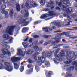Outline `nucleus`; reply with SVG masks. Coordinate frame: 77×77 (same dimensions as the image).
Instances as JSON below:
<instances>
[{"label":"nucleus","instance_id":"obj_63","mask_svg":"<svg viewBox=\"0 0 77 77\" xmlns=\"http://www.w3.org/2000/svg\"><path fill=\"white\" fill-rule=\"evenodd\" d=\"M38 23H38V22H35V24H38Z\"/></svg>","mask_w":77,"mask_h":77},{"label":"nucleus","instance_id":"obj_48","mask_svg":"<svg viewBox=\"0 0 77 77\" xmlns=\"http://www.w3.org/2000/svg\"><path fill=\"white\" fill-rule=\"evenodd\" d=\"M34 38H39V36L37 35H35L34 36Z\"/></svg>","mask_w":77,"mask_h":77},{"label":"nucleus","instance_id":"obj_24","mask_svg":"<svg viewBox=\"0 0 77 77\" xmlns=\"http://www.w3.org/2000/svg\"><path fill=\"white\" fill-rule=\"evenodd\" d=\"M14 13V10L12 9L11 10L10 12V17L11 18H12L13 17V13Z\"/></svg>","mask_w":77,"mask_h":77},{"label":"nucleus","instance_id":"obj_58","mask_svg":"<svg viewBox=\"0 0 77 77\" xmlns=\"http://www.w3.org/2000/svg\"><path fill=\"white\" fill-rule=\"evenodd\" d=\"M1 13H2V14H4V13H5V10H2L1 12Z\"/></svg>","mask_w":77,"mask_h":77},{"label":"nucleus","instance_id":"obj_29","mask_svg":"<svg viewBox=\"0 0 77 77\" xmlns=\"http://www.w3.org/2000/svg\"><path fill=\"white\" fill-rule=\"evenodd\" d=\"M29 30V28H24L22 29V32L23 33H25L26 31H27Z\"/></svg>","mask_w":77,"mask_h":77},{"label":"nucleus","instance_id":"obj_10","mask_svg":"<svg viewBox=\"0 0 77 77\" xmlns=\"http://www.w3.org/2000/svg\"><path fill=\"white\" fill-rule=\"evenodd\" d=\"M67 68V71H71V70H73L74 68V66H71L70 68V66H64L63 69H66Z\"/></svg>","mask_w":77,"mask_h":77},{"label":"nucleus","instance_id":"obj_3","mask_svg":"<svg viewBox=\"0 0 77 77\" xmlns=\"http://www.w3.org/2000/svg\"><path fill=\"white\" fill-rule=\"evenodd\" d=\"M70 6L71 3L69 2L66 3L65 4L64 3V5L62 6V9L63 10L65 11L66 12H71L72 11V8H67L66 9V7Z\"/></svg>","mask_w":77,"mask_h":77},{"label":"nucleus","instance_id":"obj_23","mask_svg":"<svg viewBox=\"0 0 77 77\" xmlns=\"http://www.w3.org/2000/svg\"><path fill=\"white\" fill-rule=\"evenodd\" d=\"M6 43L3 42V41L1 43V45H2V46H3V47H5V48H10V46L6 45Z\"/></svg>","mask_w":77,"mask_h":77},{"label":"nucleus","instance_id":"obj_9","mask_svg":"<svg viewBox=\"0 0 77 77\" xmlns=\"http://www.w3.org/2000/svg\"><path fill=\"white\" fill-rule=\"evenodd\" d=\"M56 29V27L52 26H50L49 28L46 27L45 28H43L42 29L44 31H45L46 32H48V29L51 31H52L53 30Z\"/></svg>","mask_w":77,"mask_h":77},{"label":"nucleus","instance_id":"obj_55","mask_svg":"<svg viewBox=\"0 0 77 77\" xmlns=\"http://www.w3.org/2000/svg\"><path fill=\"white\" fill-rule=\"evenodd\" d=\"M56 9H57L58 10H60V8H59V7H57L56 8Z\"/></svg>","mask_w":77,"mask_h":77},{"label":"nucleus","instance_id":"obj_6","mask_svg":"<svg viewBox=\"0 0 77 77\" xmlns=\"http://www.w3.org/2000/svg\"><path fill=\"white\" fill-rule=\"evenodd\" d=\"M4 64L5 66H7L5 68V70L6 71L11 72L13 70V66L12 65V64L10 62H5Z\"/></svg>","mask_w":77,"mask_h":77},{"label":"nucleus","instance_id":"obj_39","mask_svg":"<svg viewBox=\"0 0 77 77\" xmlns=\"http://www.w3.org/2000/svg\"><path fill=\"white\" fill-rule=\"evenodd\" d=\"M44 38H46V39H47V38H50V37H51L50 35H45L44 36Z\"/></svg>","mask_w":77,"mask_h":77},{"label":"nucleus","instance_id":"obj_56","mask_svg":"<svg viewBox=\"0 0 77 77\" xmlns=\"http://www.w3.org/2000/svg\"><path fill=\"white\" fill-rule=\"evenodd\" d=\"M40 44H42L43 42H44L43 41V40H42V41H40Z\"/></svg>","mask_w":77,"mask_h":77},{"label":"nucleus","instance_id":"obj_54","mask_svg":"<svg viewBox=\"0 0 77 77\" xmlns=\"http://www.w3.org/2000/svg\"><path fill=\"white\" fill-rule=\"evenodd\" d=\"M28 39H29V38H28V37H27V38H26V39L25 40H24V41H27V40H28Z\"/></svg>","mask_w":77,"mask_h":77},{"label":"nucleus","instance_id":"obj_45","mask_svg":"<svg viewBox=\"0 0 77 77\" xmlns=\"http://www.w3.org/2000/svg\"><path fill=\"white\" fill-rule=\"evenodd\" d=\"M26 7H27V8H30V6H29V4L27 3L25 5Z\"/></svg>","mask_w":77,"mask_h":77},{"label":"nucleus","instance_id":"obj_27","mask_svg":"<svg viewBox=\"0 0 77 77\" xmlns=\"http://www.w3.org/2000/svg\"><path fill=\"white\" fill-rule=\"evenodd\" d=\"M39 2H40L41 5L43 6L45 3V0H40L39 1Z\"/></svg>","mask_w":77,"mask_h":77},{"label":"nucleus","instance_id":"obj_16","mask_svg":"<svg viewBox=\"0 0 77 77\" xmlns=\"http://www.w3.org/2000/svg\"><path fill=\"white\" fill-rule=\"evenodd\" d=\"M17 55H22V56H24L25 54V52H22L21 50L19 49L18 51V52L17 53Z\"/></svg>","mask_w":77,"mask_h":77},{"label":"nucleus","instance_id":"obj_12","mask_svg":"<svg viewBox=\"0 0 77 77\" xmlns=\"http://www.w3.org/2000/svg\"><path fill=\"white\" fill-rule=\"evenodd\" d=\"M21 57H14L11 58V60L12 62H14L17 61V60H20Z\"/></svg>","mask_w":77,"mask_h":77},{"label":"nucleus","instance_id":"obj_34","mask_svg":"<svg viewBox=\"0 0 77 77\" xmlns=\"http://www.w3.org/2000/svg\"><path fill=\"white\" fill-rule=\"evenodd\" d=\"M6 8V6L5 5H2L1 6V10H3V9H5Z\"/></svg>","mask_w":77,"mask_h":77},{"label":"nucleus","instance_id":"obj_8","mask_svg":"<svg viewBox=\"0 0 77 77\" xmlns=\"http://www.w3.org/2000/svg\"><path fill=\"white\" fill-rule=\"evenodd\" d=\"M66 35H69V33L67 32H65L60 34L59 35H57L55 38L57 43H58V42H60L59 40H60L61 39L60 38V37L59 36L60 35V36H64Z\"/></svg>","mask_w":77,"mask_h":77},{"label":"nucleus","instance_id":"obj_25","mask_svg":"<svg viewBox=\"0 0 77 77\" xmlns=\"http://www.w3.org/2000/svg\"><path fill=\"white\" fill-rule=\"evenodd\" d=\"M14 65L15 69H18V68H19V64H18L17 63H14Z\"/></svg>","mask_w":77,"mask_h":77},{"label":"nucleus","instance_id":"obj_62","mask_svg":"<svg viewBox=\"0 0 77 77\" xmlns=\"http://www.w3.org/2000/svg\"><path fill=\"white\" fill-rule=\"evenodd\" d=\"M52 48H53V49H54L55 48H57V47H53Z\"/></svg>","mask_w":77,"mask_h":77},{"label":"nucleus","instance_id":"obj_20","mask_svg":"<svg viewBox=\"0 0 77 77\" xmlns=\"http://www.w3.org/2000/svg\"><path fill=\"white\" fill-rule=\"evenodd\" d=\"M72 65H75V69L77 70V60H76L72 62Z\"/></svg>","mask_w":77,"mask_h":77},{"label":"nucleus","instance_id":"obj_64","mask_svg":"<svg viewBox=\"0 0 77 77\" xmlns=\"http://www.w3.org/2000/svg\"><path fill=\"white\" fill-rule=\"evenodd\" d=\"M23 64H24V63L23 62L21 63V65H23Z\"/></svg>","mask_w":77,"mask_h":77},{"label":"nucleus","instance_id":"obj_30","mask_svg":"<svg viewBox=\"0 0 77 77\" xmlns=\"http://www.w3.org/2000/svg\"><path fill=\"white\" fill-rule=\"evenodd\" d=\"M52 72L51 71H49L48 74L46 75V76L47 77H51V75H52Z\"/></svg>","mask_w":77,"mask_h":77},{"label":"nucleus","instance_id":"obj_14","mask_svg":"<svg viewBox=\"0 0 77 77\" xmlns=\"http://www.w3.org/2000/svg\"><path fill=\"white\" fill-rule=\"evenodd\" d=\"M9 39H10V40H9L8 42H5V40L3 41V42H4V43H5V44H11L12 43V40L14 39V38L13 37H10Z\"/></svg>","mask_w":77,"mask_h":77},{"label":"nucleus","instance_id":"obj_41","mask_svg":"<svg viewBox=\"0 0 77 77\" xmlns=\"http://www.w3.org/2000/svg\"><path fill=\"white\" fill-rule=\"evenodd\" d=\"M4 57V55H3V54H2V53H0V57L1 58H3Z\"/></svg>","mask_w":77,"mask_h":77},{"label":"nucleus","instance_id":"obj_19","mask_svg":"<svg viewBox=\"0 0 77 77\" xmlns=\"http://www.w3.org/2000/svg\"><path fill=\"white\" fill-rule=\"evenodd\" d=\"M33 48L35 50V51H42V48H39V47L37 46H35L33 47Z\"/></svg>","mask_w":77,"mask_h":77},{"label":"nucleus","instance_id":"obj_44","mask_svg":"<svg viewBox=\"0 0 77 77\" xmlns=\"http://www.w3.org/2000/svg\"><path fill=\"white\" fill-rule=\"evenodd\" d=\"M27 66L28 68H30L32 67V65L31 64H29L27 65Z\"/></svg>","mask_w":77,"mask_h":77},{"label":"nucleus","instance_id":"obj_37","mask_svg":"<svg viewBox=\"0 0 77 77\" xmlns=\"http://www.w3.org/2000/svg\"><path fill=\"white\" fill-rule=\"evenodd\" d=\"M44 15V17L42 18H47L48 17V15L47 14H45L43 15Z\"/></svg>","mask_w":77,"mask_h":77},{"label":"nucleus","instance_id":"obj_17","mask_svg":"<svg viewBox=\"0 0 77 77\" xmlns=\"http://www.w3.org/2000/svg\"><path fill=\"white\" fill-rule=\"evenodd\" d=\"M30 5L31 7L35 8V7H36V6H38V4H36V2L34 1L31 2L30 3Z\"/></svg>","mask_w":77,"mask_h":77},{"label":"nucleus","instance_id":"obj_33","mask_svg":"<svg viewBox=\"0 0 77 77\" xmlns=\"http://www.w3.org/2000/svg\"><path fill=\"white\" fill-rule=\"evenodd\" d=\"M26 71H27V74L29 75L30 74V72H32L33 71V69H31L30 70H28Z\"/></svg>","mask_w":77,"mask_h":77},{"label":"nucleus","instance_id":"obj_40","mask_svg":"<svg viewBox=\"0 0 77 77\" xmlns=\"http://www.w3.org/2000/svg\"><path fill=\"white\" fill-rule=\"evenodd\" d=\"M60 54L61 56H64V54L63 52L62 51L60 53Z\"/></svg>","mask_w":77,"mask_h":77},{"label":"nucleus","instance_id":"obj_31","mask_svg":"<svg viewBox=\"0 0 77 77\" xmlns=\"http://www.w3.org/2000/svg\"><path fill=\"white\" fill-rule=\"evenodd\" d=\"M24 69V66H21L20 67V70L21 72H22V71H23Z\"/></svg>","mask_w":77,"mask_h":77},{"label":"nucleus","instance_id":"obj_13","mask_svg":"<svg viewBox=\"0 0 77 77\" xmlns=\"http://www.w3.org/2000/svg\"><path fill=\"white\" fill-rule=\"evenodd\" d=\"M22 45H23L24 47L25 48H26V47H31V46H32L33 45V43L32 42H30L29 43L28 45L27 44V43L23 42L22 43Z\"/></svg>","mask_w":77,"mask_h":77},{"label":"nucleus","instance_id":"obj_4","mask_svg":"<svg viewBox=\"0 0 77 77\" xmlns=\"http://www.w3.org/2000/svg\"><path fill=\"white\" fill-rule=\"evenodd\" d=\"M22 17L23 16L20 15L19 17L17 18L18 20V23L19 24H23L24 26L28 25L29 23V22L27 21L26 19H22Z\"/></svg>","mask_w":77,"mask_h":77},{"label":"nucleus","instance_id":"obj_61","mask_svg":"<svg viewBox=\"0 0 77 77\" xmlns=\"http://www.w3.org/2000/svg\"><path fill=\"white\" fill-rule=\"evenodd\" d=\"M1 19H2V16H0V20H1Z\"/></svg>","mask_w":77,"mask_h":77},{"label":"nucleus","instance_id":"obj_53","mask_svg":"<svg viewBox=\"0 0 77 77\" xmlns=\"http://www.w3.org/2000/svg\"><path fill=\"white\" fill-rule=\"evenodd\" d=\"M50 11V10L47 9H45L44 11H46V12H47V11Z\"/></svg>","mask_w":77,"mask_h":77},{"label":"nucleus","instance_id":"obj_1","mask_svg":"<svg viewBox=\"0 0 77 77\" xmlns=\"http://www.w3.org/2000/svg\"><path fill=\"white\" fill-rule=\"evenodd\" d=\"M42 54L43 55L41 57L37 56L35 57L34 59L37 63H39L40 62L42 63H44L45 61V57H50L53 54L51 51H48L46 53H45V52H43Z\"/></svg>","mask_w":77,"mask_h":77},{"label":"nucleus","instance_id":"obj_22","mask_svg":"<svg viewBox=\"0 0 77 77\" xmlns=\"http://www.w3.org/2000/svg\"><path fill=\"white\" fill-rule=\"evenodd\" d=\"M34 51L33 49H29L26 52V54L28 55L31 54Z\"/></svg>","mask_w":77,"mask_h":77},{"label":"nucleus","instance_id":"obj_57","mask_svg":"<svg viewBox=\"0 0 77 77\" xmlns=\"http://www.w3.org/2000/svg\"><path fill=\"white\" fill-rule=\"evenodd\" d=\"M32 39H30L29 40V42H32Z\"/></svg>","mask_w":77,"mask_h":77},{"label":"nucleus","instance_id":"obj_50","mask_svg":"<svg viewBox=\"0 0 77 77\" xmlns=\"http://www.w3.org/2000/svg\"><path fill=\"white\" fill-rule=\"evenodd\" d=\"M44 15H42L40 17V18L41 19H45V18H44Z\"/></svg>","mask_w":77,"mask_h":77},{"label":"nucleus","instance_id":"obj_28","mask_svg":"<svg viewBox=\"0 0 77 77\" xmlns=\"http://www.w3.org/2000/svg\"><path fill=\"white\" fill-rule=\"evenodd\" d=\"M16 8L17 11H20V6L19 4H16Z\"/></svg>","mask_w":77,"mask_h":77},{"label":"nucleus","instance_id":"obj_52","mask_svg":"<svg viewBox=\"0 0 77 77\" xmlns=\"http://www.w3.org/2000/svg\"><path fill=\"white\" fill-rule=\"evenodd\" d=\"M77 36H76L75 37H73L71 38H72V39H75V38H77Z\"/></svg>","mask_w":77,"mask_h":77},{"label":"nucleus","instance_id":"obj_11","mask_svg":"<svg viewBox=\"0 0 77 77\" xmlns=\"http://www.w3.org/2000/svg\"><path fill=\"white\" fill-rule=\"evenodd\" d=\"M2 52L4 55L7 54L8 56H11V52L8 51V50L4 49L2 50Z\"/></svg>","mask_w":77,"mask_h":77},{"label":"nucleus","instance_id":"obj_42","mask_svg":"<svg viewBox=\"0 0 77 77\" xmlns=\"http://www.w3.org/2000/svg\"><path fill=\"white\" fill-rule=\"evenodd\" d=\"M3 68V64H0V69H2Z\"/></svg>","mask_w":77,"mask_h":77},{"label":"nucleus","instance_id":"obj_38","mask_svg":"<svg viewBox=\"0 0 77 77\" xmlns=\"http://www.w3.org/2000/svg\"><path fill=\"white\" fill-rule=\"evenodd\" d=\"M35 69L36 70H37V72H38V71H39V68L37 66H35Z\"/></svg>","mask_w":77,"mask_h":77},{"label":"nucleus","instance_id":"obj_59","mask_svg":"<svg viewBox=\"0 0 77 77\" xmlns=\"http://www.w3.org/2000/svg\"><path fill=\"white\" fill-rule=\"evenodd\" d=\"M67 25H70V22H69L67 23Z\"/></svg>","mask_w":77,"mask_h":77},{"label":"nucleus","instance_id":"obj_7","mask_svg":"<svg viewBox=\"0 0 77 77\" xmlns=\"http://www.w3.org/2000/svg\"><path fill=\"white\" fill-rule=\"evenodd\" d=\"M16 27L15 26H8L6 30V33H9L11 36L13 35V32L14 30V29Z\"/></svg>","mask_w":77,"mask_h":77},{"label":"nucleus","instance_id":"obj_46","mask_svg":"<svg viewBox=\"0 0 77 77\" xmlns=\"http://www.w3.org/2000/svg\"><path fill=\"white\" fill-rule=\"evenodd\" d=\"M51 3H48L47 4V7H48V8H49V7H50V6H51Z\"/></svg>","mask_w":77,"mask_h":77},{"label":"nucleus","instance_id":"obj_43","mask_svg":"<svg viewBox=\"0 0 77 77\" xmlns=\"http://www.w3.org/2000/svg\"><path fill=\"white\" fill-rule=\"evenodd\" d=\"M28 61L29 63H33V62H34L31 59H29L28 60Z\"/></svg>","mask_w":77,"mask_h":77},{"label":"nucleus","instance_id":"obj_21","mask_svg":"<svg viewBox=\"0 0 77 77\" xmlns=\"http://www.w3.org/2000/svg\"><path fill=\"white\" fill-rule=\"evenodd\" d=\"M51 43L54 44V43H57V42H56V41H53L52 42L51 41H49L48 42H45L44 45V46H45L46 45H47V44H50Z\"/></svg>","mask_w":77,"mask_h":77},{"label":"nucleus","instance_id":"obj_60","mask_svg":"<svg viewBox=\"0 0 77 77\" xmlns=\"http://www.w3.org/2000/svg\"><path fill=\"white\" fill-rule=\"evenodd\" d=\"M66 41V40H65V39H62V41L63 42H65V41Z\"/></svg>","mask_w":77,"mask_h":77},{"label":"nucleus","instance_id":"obj_35","mask_svg":"<svg viewBox=\"0 0 77 77\" xmlns=\"http://www.w3.org/2000/svg\"><path fill=\"white\" fill-rule=\"evenodd\" d=\"M45 65L46 66H49L50 65V63L49 61H46L45 62Z\"/></svg>","mask_w":77,"mask_h":77},{"label":"nucleus","instance_id":"obj_5","mask_svg":"<svg viewBox=\"0 0 77 77\" xmlns=\"http://www.w3.org/2000/svg\"><path fill=\"white\" fill-rule=\"evenodd\" d=\"M59 49H57L55 52L54 54V56L55 57V58L54 60V62L56 64H58V63L56 60H59V61H62V58L61 57L59 54L57 55V53L59 51Z\"/></svg>","mask_w":77,"mask_h":77},{"label":"nucleus","instance_id":"obj_49","mask_svg":"<svg viewBox=\"0 0 77 77\" xmlns=\"http://www.w3.org/2000/svg\"><path fill=\"white\" fill-rule=\"evenodd\" d=\"M61 31L60 30H57V31H56L54 32V33H58L59 32H61Z\"/></svg>","mask_w":77,"mask_h":77},{"label":"nucleus","instance_id":"obj_32","mask_svg":"<svg viewBox=\"0 0 77 77\" xmlns=\"http://www.w3.org/2000/svg\"><path fill=\"white\" fill-rule=\"evenodd\" d=\"M5 15L6 18H8L9 17V14H8V13L7 12H5Z\"/></svg>","mask_w":77,"mask_h":77},{"label":"nucleus","instance_id":"obj_51","mask_svg":"<svg viewBox=\"0 0 77 77\" xmlns=\"http://www.w3.org/2000/svg\"><path fill=\"white\" fill-rule=\"evenodd\" d=\"M62 45H63L62 44H61L58 45L57 46H58V47H60L61 46H62Z\"/></svg>","mask_w":77,"mask_h":77},{"label":"nucleus","instance_id":"obj_2","mask_svg":"<svg viewBox=\"0 0 77 77\" xmlns=\"http://www.w3.org/2000/svg\"><path fill=\"white\" fill-rule=\"evenodd\" d=\"M77 52H75L74 54L70 53L69 54L66 56V58L69 61H66L64 62L66 64H69L71 63L72 60H75L77 58Z\"/></svg>","mask_w":77,"mask_h":77},{"label":"nucleus","instance_id":"obj_15","mask_svg":"<svg viewBox=\"0 0 77 77\" xmlns=\"http://www.w3.org/2000/svg\"><path fill=\"white\" fill-rule=\"evenodd\" d=\"M22 14L24 15L25 17H27L29 16V12L27 11H21Z\"/></svg>","mask_w":77,"mask_h":77},{"label":"nucleus","instance_id":"obj_47","mask_svg":"<svg viewBox=\"0 0 77 77\" xmlns=\"http://www.w3.org/2000/svg\"><path fill=\"white\" fill-rule=\"evenodd\" d=\"M62 0H61L60 1L59 4H58L59 6H61V5H62Z\"/></svg>","mask_w":77,"mask_h":77},{"label":"nucleus","instance_id":"obj_26","mask_svg":"<svg viewBox=\"0 0 77 77\" xmlns=\"http://www.w3.org/2000/svg\"><path fill=\"white\" fill-rule=\"evenodd\" d=\"M72 77V74L70 73V71L67 72V75L65 76V77Z\"/></svg>","mask_w":77,"mask_h":77},{"label":"nucleus","instance_id":"obj_36","mask_svg":"<svg viewBox=\"0 0 77 77\" xmlns=\"http://www.w3.org/2000/svg\"><path fill=\"white\" fill-rule=\"evenodd\" d=\"M20 27H17L16 29V31L17 32V34H18V30H20Z\"/></svg>","mask_w":77,"mask_h":77},{"label":"nucleus","instance_id":"obj_18","mask_svg":"<svg viewBox=\"0 0 77 77\" xmlns=\"http://www.w3.org/2000/svg\"><path fill=\"white\" fill-rule=\"evenodd\" d=\"M9 35L7 34H5L2 35V38L3 39H5L8 40L9 39Z\"/></svg>","mask_w":77,"mask_h":77}]
</instances>
